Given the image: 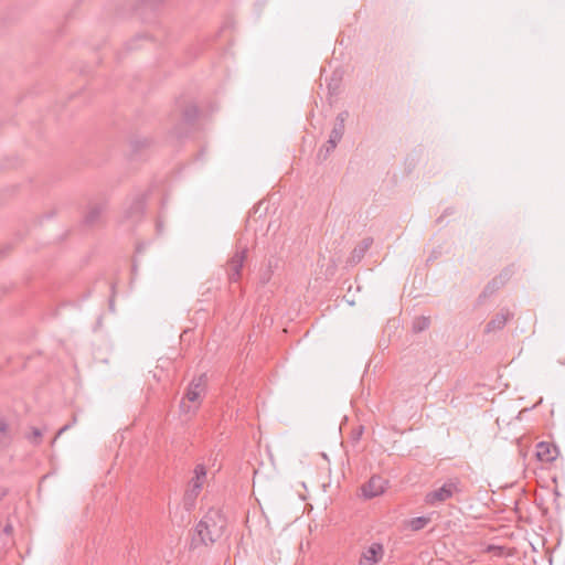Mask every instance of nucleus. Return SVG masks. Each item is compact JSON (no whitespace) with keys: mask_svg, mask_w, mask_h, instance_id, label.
Returning <instances> with one entry per match:
<instances>
[{"mask_svg":"<svg viewBox=\"0 0 565 565\" xmlns=\"http://www.w3.org/2000/svg\"><path fill=\"white\" fill-rule=\"evenodd\" d=\"M206 391V375L201 374L199 377L193 379L180 403V411L188 415H193L200 407L202 397Z\"/></svg>","mask_w":565,"mask_h":565,"instance_id":"nucleus-2","label":"nucleus"},{"mask_svg":"<svg viewBox=\"0 0 565 565\" xmlns=\"http://www.w3.org/2000/svg\"><path fill=\"white\" fill-rule=\"evenodd\" d=\"M226 519L218 510H209L195 526L192 544H213L218 541L226 529Z\"/></svg>","mask_w":565,"mask_h":565,"instance_id":"nucleus-1","label":"nucleus"},{"mask_svg":"<svg viewBox=\"0 0 565 565\" xmlns=\"http://www.w3.org/2000/svg\"><path fill=\"white\" fill-rule=\"evenodd\" d=\"M514 315L507 308H502L495 313L491 320L486 324L484 333H492L502 330L505 324L513 319Z\"/></svg>","mask_w":565,"mask_h":565,"instance_id":"nucleus-7","label":"nucleus"},{"mask_svg":"<svg viewBox=\"0 0 565 565\" xmlns=\"http://www.w3.org/2000/svg\"><path fill=\"white\" fill-rule=\"evenodd\" d=\"M247 248L242 247L237 249L227 262V276L231 282H236L241 278V271L246 259Z\"/></svg>","mask_w":565,"mask_h":565,"instance_id":"nucleus-5","label":"nucleus"},{"mask_svg":"<svg viewBox=\"0 0 565 565\" xmlns=\"http://www.w3.org/2000/svg\"><path fill=\"white\" fill-rule=\"evenodd\" d=\"M502 285L498 281V279L493 278L484 288L483 295L487 296L488 294L491 295L495 290H498Z\"/></svg>","mask_w":565,"mask_h":565,"instance_id":"nucleus-17","label":"nucleus"},{"mask_svg":"<svg viewBox=\"0 0 565 565\" xmlns=\"http://www.w3.org/2000/svg\"><path fill=\"white\" fill-rule=\"evenodd\" d=\"M70 428H71V424H66V425H64L63 427H61V428L58 429V431L56 433V436L54 437L53 443H55V440H56V439H57L62 434L66 433V430H67V429H70Z\"/></svg>","mask_w":565,"mask_h":565,"instance_id":"nucleus-20","label":"nucleus"},{"mask_svg":"<svg viewBox=\"0 0 565 565\" xmlns=\"http://www.w3.org/2000/svg\"><path fill=\"white\" fill-rule=\"evenodd\" d=\"M373 244V239L371 237L364 238L358 246L353 248L350 255V262L353 264L359 263L367 252V249Z\"/></svg>","mask_w":565,"mask_h":565,"instance_id":"nucleus-12","label":"nucleus"},{"mask_svg":"<svg viewBox=\"0 0 565 565\" xmlns=\"http://www.w3.org/2000/svg\"><path fill=\"white\" fill-rule=\"evenodd\" d=\"M7 431H8V424L1 419L0 420V433L6 436L7 435Z\"/></svg>","mask_w":565,"mask_h":565,"instance_id":"nucleus-21","label":"nucleus"},{"mask_svg":"<svg viewBox=\"0 0 565 565\" xmlns=\"http://www.w3.org/2000/svg\"><path fill=\"white\" fill-rule=\"evenodd\" d=\"M511 275L512 270L510 268H505L494 278L503 286L510 279Z\"/></svg>","mask_w":565,"mask_h":565,"instance_id":"nucleus-18","label":"nucleus"},{"mask_svg":"<svg viewBox=\"0 0 565 565\" xmlns=\"http://www.w3.org/2000/svg\"><path fill=\"white\" fill-rule=\"evenodd\" d=\"M12 531V526L10 524L6 525L4 532L10 533Z\"/></svg>","mask_w":565,"mask_h":565,"instance_id":"nucleus-22","label":"nucleus"},{"mask_svg":"<svg viewBox=\"0 0 565 565\" xmlns=\"http://www.w3.org/2000/svg\"><path fill=\"white\" fill-rule=\"evenodd\" d=\"M145 199L142 196H137L132 200L130 206L126 211L127 218H138L145 211Z\"/></svg>","mask_w":565,"mask_h":565,"instance_id":"nucleus-13","label":"nucleus"},{"mask_svg":"<svg viewBox=\"0 0 565 565\" xmlns=\"http://www.w3.org/2000/svg\"><path fill=\"white\" fill-rule=\"evenodd\" d=\"M349 117L348 111H341L337 115L334 126L330 132L329 139L327 143L320 149L319 157L322 156L323 159L332 152L337 145L340 142L344 135L345 130V120Z\"/></svg>","mask_w":565,"mask_h":565,"instance_id":"nucleus-4","label":"nucleus"},{"mask_svg":"<svg viewBox=\"0 0 565 565\" xmlns=\"http://www.w3.org/2000/svg\"><path fill=\"white\" fill-rule=\"evenodd\" d=\"M428 519L424 516L414 518L409 522V526L413 531H419L426 526Z\"/></svg>","mask_w":565,"mask_h":565,"instance_id":"nucleus-15","label":"nucleus"},{"mask_svg":"<svg viewBox=\"0 0 565 565\" xmlns=\"http://www.w3.org/2000/svg\"><path fill=\"white\" fill-rule=\"evenodd\" d=\"M384 554L383 545L381 543H372L361 555L360 565H373L377 563Z\"/></svg>","mask_w":565,"mask_h":565,"instance_id":"nucleus-9","label":"nucleus"},{"mask_svg":"<svg viewBox=\"0 0 565 565\" xmlns=\"http://www.w3.org/2000/svg\"><path fill=\"white\" fill-rule=\"evenodd\" d=\"M557 455V447L550 443L541 441L536 446V456L541 461L552 462L556 459Z\"/></svg>","mask_w":565,"mask_h":565,"instance_id":"nucleus-10","label":"nucleus"},{"mask_svg":"<svg viewBox=\"0 0 565 565\" xmlns=\"http://www.w3.org/2000/svg\"><path fill=\"white\" fill-rule=\"evenodd\" d=\"M105 210H106L105 202L89 204L87 212L84 216L85 224H87V225L95 224L99 220L100 215L105 212Z\"/></svg>","mask_w":565,"mask_h":565,"instance_id":"nucleus-11","label":"nucleus"},{"mask_svg":"<svg viewBox=\"0 0 565 565\" xmlns=\"http://www.w3.org/2000/svg\"><path fill=\"white\" fill-rule=\"evenodd\" d=\"M460 481L458 479H449L441 487L435 489L425 495V502L429 505L445 502L451 499L456 493H459Z\"/></svg>","mask_w":565,"mask_h":565,"instance_id":"nucleus-3","label":"nucleus"},{"mask_svg":"<svg viewBox=\"0 0 565 565\" xmlns=\"http://www.w3.org/2000/svg\"><path fill=\"white\" fill-rule=\"evenodd\" d=\"M198 115L196 107H190L185 110L184 117L188 121H192Z\"/></svg>","mask_w":565,"mask_h":565,"instance_id":"nucleus-19","label":"nucleus"},{"mask_svg":"<svg viewBox=\"0 0 565 565\" xmlns=\"http://www.w3.org/2000/svg\"><path fill=\"white\" fill-rule=\"evenodd\" d=\"M430 319L428 317H418L413 322V331L418 333L429 328Z\"/></svg>","mask_w":565,"mask_h":565,"instance_id":"nucleus-14","label":"nucleus"},{"mask_svg":"<svg viewBox=\"0 0 565 565\" xmlns=\"http://www.w3.org/2000/svg\"><path fill=\"white\" fill-rule=\"evenodd\" d=\"M387 481L380 476H372L367 482L361 487V493L365 499H373L381 495L386 488Z\"/></svg>","mask_w":565,"mask_h":565,"instance_id":"nucleus-6","label":"nucleus"},{"mask_svg":"<svg viewBox=\"0 0 565 565\" xmlns=\"http://www.w3.org/2000/svg\"><path fill=\"white\" fill-rule=\"evenodd\" d=\"M206 478V469L204 465H196L194 468V478L191 480V489L188 490L185 497L195 499L201 491Z\"/></svg>","mask_w":565,"mask_h":565,"instance_id":"nucleus-8","label":"nucleus"},{"mask_svg":"<svg viewBox=\"0 0 565 565\" xmlns=\"http://www.w3.org/2000/svg\"><path fill=\"white\" fill-rule=\"evenodd\" d=\"M42 435H43V433L40 428L33 427L31 430V434L28 436V439L32 444L38 445L41 441Z\"/></svg>","mask_w":565,"mask_h":565,"instance_id":"nucleus-16","label":"nucleus"}]
</instances>
